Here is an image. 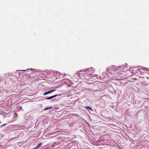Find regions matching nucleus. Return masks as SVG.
Wrapping results in <instances>:
<instances>
[{"label":"nucleus","mask_w":149,"mask_h":149,"mask_svg":"<svg viewBox=\"0 0 149 149\" xmlns=\"http://www.w3.org/2000/svg\"><path fill=\"white\" fill-rule=\"evenodd\" d=\"M49 94L48 93V92H45V93H43V95H47Z\"/></svg>","instance_id":"nucleus-7"},{"label":"nucleus","mask_w":149,"mask_h":149,"mask_svg":"<svg viewBox=\"0 0 149 149\" xmlns=\"http://www.w3.org/2000/svg\"><path fill=\"white\" fill-rule=\"evenodd\" d=\"M38 148H39L38 147V146H37L35 147L34 148H33V149H36Z\"/></svg>","instance_id":"nucleus-9"},{"label":"nucleus","mask_w":149,"mask_h":149,"mask_svg":"<svg viewBox=\"0 0 149 149\" xmlns=\"http://www.w3.org/2000/svg\"><path fill=\"white\" fill-rule=\"evenodd\" d=\"M38 148H39L38 147V146H37L35 147L34 148H33V149H36Z\"/></svg>","instance_id":"nucleus-8"},{"label":"nucleus","mask_w":149,"mask_h":149,"mask_svg":"<svg viewBox=\"0 0 149 149\" xmlns=\"http://www.w3.org/2000/svg\"><path fill=\"white\" fill-rule=\"evenodd\" d=\"M55 91V90H52V91H48V93L49 94V93H52V92H54Z\"/></svg>","instance_id":"nucleus-3"},{"label":"nucleus","mask_w":149,"mask_h":149,"mask_svg":"<svg viewBox=\"0 0 149 149\" xmlns=\"http://www.w3.org/2000/svg\"><path fill=\"white\" fill-rule=\"evenodd\" d=\"M6 125V124H3L1 125V127H3V126L5 125Z\"/></svg>","instance_id":"nucleus-11"},{"label":"nucleus","mask_w":149,"mask_h":149,"mask_svg":"<svg viewBox=\"0 0 149 149\" xmlns=\"http://www.w3.org/2000/svg\"><path fill=\"white\" fill-rule=\"evenodd\" d=\"M57 96H58L57 95H54L51 96V97H47V98H46V99H47V100L51 99H52L56 97Z\"/></svg>","instance_id":"nucleus-2"},{"label":"nucleus","mask_w":149,"mask_h":149,"mask_svg":"<svg viewBox=\"0 0 149 149\" xmlns=\"http://www.w3.org/2000/svg\"><path fill=\"white\" fill-rule=\"evenodd\" d=\"M52 108V107H46L45 108L44 110H47L49 109H51Z\"/></svg>","instance_id":"nucleus-4"},{"label":"nucleus","mask_w":149,"mask_h":149,"mask_svg":"<svg viewBox=\"0 0 149 149\" xmlns=\"http://www.w3.org/2000/svg\"><path fill=\"white\" fill-rule=\"evenodd\" d=\"M57 96H58L57 95H54L51 96V97H47V98H46V99H47V100L51 99H52L56 97Z\"/></svg>","instance_id":"nucleus-1"},{"label":"nucleus","mask_w":149,"mask_h":149,"mask_svg":"<svg viewBox=\"0 0 149 149\" xmlns=\"http://www.w3.org/2000/svg\"><path fill=\"white\" fill-rule=\"evenodd\" d=\"M86 108L87 109H88L91 110H92V109L89 106H87L86 107Z\"/></svg>","instance_id":"nucleus-6"},{"label":"nucleus","mask_w":149,"mask_h":149,"mask_svg":"<svg viewBox=\"0 0 149 149\" xmlns=\"http://www.w3.org/2000/svg\"><path fill=\"white\" fill-rule=\"evenodd\" d=\"M92 68L89 69H88L86 70V71H88V70H91L92 69Z\"/></svg>","instance_id":"nucleus-10"},{"label":"nucleus","mask_w":149,"mask_h":149,"mask_svg":"<svg viewBox=\"0 0 149 149\" xmlns=\"http://www.w3.org/2000/svg\"><path fill=\"white\" fill-rule=\"evenodd\" d=\"M42 143L41 142L40 143H39V144L38 145V148H39L41 146V145H42Z\"/></svg>","instance_id":"nucleus-5"}]
</instances>
